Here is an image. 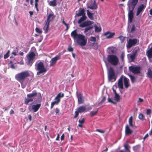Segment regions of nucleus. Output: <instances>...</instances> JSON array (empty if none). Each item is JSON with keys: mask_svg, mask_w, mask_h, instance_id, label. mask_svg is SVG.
Listing matches in <instances>:
<instances>
[{"mask_svg": "<svg viewBox=\"0 0 152 152\" xmlns=\"http://www.w3.org/2000/svg\"><path fill=\"white\" fill-rule=\"evenodd\" d=\"M71 36L74 40H76L77 43L80 45L85 46L87 42V39L85 36L80 34H78L77 29H75L72 32Z\"/></svg>", "mask_w": 152, "mask_h": 152, "instance_id": "f257e3e1", "label": "nucleus"}, {"mask_svg": "<svg viewBox=\"0 0 152 152\" xmlns=\"http://www.w3.org/2000/svg\"><path fill=\"white\" fill-rule=\"evenodd\" d=\"M30 73L28 71H25L17 74L15 76V79L20 82L25 80L27 78L29 77Z\"/></svg>", "mask_w": 152, "mask_h": 152, "instance_id": "f03ea898", "label": "nucleus"}, {"mask_svg": "<svg viewBox=\"0 0 152 152\" xmlns=\"http://www.w3.org/2000/svg\"><path fill=\"white\" fill-rule=\"evenodd\" d=\"M107 59L110 64L114 66L117 65L119 62L118 58L115 55H108Z\"/></svg>", "mask_w": 152, "mask_h": 152, "instance_id": "7ed1b4c3", "label": "nucleus"}, {"mask_svg": "<svg viewBox=\"0 0 152 152\" xmlns=\"http://www.w3.org/2000/svg\"><path fill=\"white\" fill-rule=\"evenodd\" d=\"M55 17V16L53 13H50L48 16L47 20L45 21V25L43 27L45 33H46L48 32L50 23Z\"/></svg>", "mask_w": 152, "mask_h": 152, "instance_id": "20e7f679", "label": "nucleus"}, {"mask_svg": "<svg viewBox=\"0 0 152 152\" xmlns=\"http://www.w3.org/2000/svg\"><path fill=\"white\" fill-rule=\"evenodd\" d=\"M38 93L36 91H34L32 93L27 95V98H25L24 103L26 104H28V103L33 101V98L37 95Z\"/></svg>", "mask_w": 152, "mask_h": 152, "instance_id": "39448f33", "label": "nucleus"}, {"mask_svg": "<svg viewBox=\"0 0 152 152\" xmlns=\"http://www.w3.org/2000/svg\"><path fill=\"white\" fill-rule=\"evenodd\" d=\"M108 79L111 81L113 80L115 81L116 80V77L115 75L114 70L112 67H110L108 70Z\"/></svg>", "mask_w": 152, "mask_h": 152, "instance_id": "423d86ee", "label": "nucleus"}, {"mask_svg": "<svg viewBox=\"0 0 152 152\" xmlns=\"http://www.w3.org/2000/svg\"><path fill=\"white\" fill-rule=\"evenodd\" d=\"M37 70L38 71V72H37V75H39L41 73H45L47 70L44 67V64L41 61L37 64Z\"/></svg>", "mask_w": 152, "mask_h": 152, "instance_id": "0eeeda50", "label": "nucleus"}, {"mask_svg": "<svg viewBox=\"0 0 152 152\" xmlns=\"http://www.w3.org/2000/svg\"><path fill=\"white\" fill-rule=\"evenodd\" d=\"M36 56L35 53L33 51L29 53L27 56V58L28 61L27 64L31 66L34 62V59Z\"/></svg>", "mask_w": 152, "mask_h": 152, "instance_id": "6e6552de", "label": "nucleus"}, {"mask_svg": "<svg viewBox=\"0 0 152 152\" xmlns=\"http://www.w3.org/2000/svg\"><path fill=\"white\" fill-rule=\"evenodd\" d=\"M138 0H129L127 3V10H134Z\"/></svg>", "mask_w": 152, "mask_h": 152, "instance_id": "1a4fd4ad", "label": "nucleus"}, {"mask_svg": "<svg viewBox=\"0 0 152 152\" xmlns=\"http://www.w3.org/2000/svg\"><path fill=\"white\" fill-rule=\"evenodd\" d=\"M94 27H95V31L96 32H99L101 31V27L100 26L98 27L96 25H95L94 26H88L85 28L84 31V33H85L86 35H88V33H87V32H88V30L93 28Z\"/></svg>", "mask_w": 152, "mask_h": 152, "instance_id": "9d476101", "label": "nucleus"}, {"mask_svg": "<svg viewBox=\"0 0 152 152\" xmlns=\"http://www.w3.org/2000/svg\"><path fill=\"white\" fill-rule=\"evenodd\" d=\"M141 68L139 66H131L129 67V70L134 74H139L140 72Z\"/></svg>", "mask_w": 152, "mask_h": 152, "instance_id": "9b49d317", "label": "nucleus"}, {"mask_svg": "<svg viewBox=\"0 0 152 152\" xmlns=\"http://www.w3.org/2000/svg\"><path fill=\"white\" fill-rule=\"evenodd\" d=\"M137 42H138V40L137 39H129L127 42L126 45L127 48L129 49L135 45Z\"/></svg>", "mask_w": 152, "mask_h": 152, "instance_id": "f8f14e48", "label": "nucleus"}, {"mask_svg": "<svg viewBox=\"0 0 152 152\" xmlns=\"http://www.w3.org/2000/svg\"><path fill=\"white\" fill-rule=\"evenodd\" d=\"M145 8V6L143 4H141L139 5L137 10L136 16H138L140 14H142Z\"/></svg>", "mask_w": 152, "mask_h": 152, "instance_id": "ddd939ff", "label": "nucleus"}, {"mask_svg": "<svg viewBox=\"0 0 152 152\" xmlns=\"http://www.w3.org/2000/svg\"><path fill=\"white\" fill-rule=\"evenodd\" d=\"M94 23L93 21L90 20H86L83 22V24L79 25V26L83 28L84 27L91 26H90Z\"/></svg>", "mask_w": 152, "mask_h": 152, "instance_id": "4468645a", "label": "nucleus"}, {"mask_svg": "<svg viewBox=\"0 0 152 152\" xmlns=\"http://www.w3.org/2000/svg\"><path fill=\"white\" fill-rule=\"evenodd\" d=\"M146 55L150 62L152 63V45L146 52Z\"/></svg>", "mask_w": 152, "mask_h": 152, "instance_id": "2eb2a0df", "label": "nucleus"}, {"mask_svg": "<svg viewBox=\"0 0 152 152\" xmlns=\"http://www.w3.org/2000/svg\"><path fill=\"white\" fill-rule=\"evenodd\" d=\"M60 58V56L56 55L54 57L52 58L50 61V66H52L55 64L57 61Z\"/></svg>", "mask_w": 152, "mask_h": 152, "instance_id": "dca6fc26", "label": "nucleus"}, {"mask_svg": "<svg viewBox=\"0 0 152 152\" xmlns=\"http://www.w3.org/2000/svg\"><path fill=\"white\" fill-rule=\"evenodd\" d=\"M115 35L114 32H111L110 31H107L103 34V35L106 37L107 39H111L114 37Z\"/></svg>", "mask_w": 152, "mask_h": 152, "instance_id": "f3484780", "label": "nucleus"}, {"mask_svg": "<svg viewBox=\"0 0 152 152\" xmlns=\"http://www.w3.org/2000/svg\"><path fill=\"white\" fill-rule=\"evenodd\" d=\"M123 75H122L118 81V88L121 89H123Z\"/></svg>", "mask_w": 152, "mask_h": 152, "instance_id": "a211bd4d", "label": "nucleus"}, {"mask_svg": "<svg viewBox=\"0 0 152 152\" xmlns=\"http://www.w3.org/2000/svg\"><path fill=\"white\" fill-rule=\"evenodd\" d=\"M128 12V17L130 23H131L133 20L134 17V10H127Z\"/></svg>", "mask_w": 152, "mask_h": 152, "instance_id": "6ab92c4d", "label": "nucleus"}, {"mask_svg": "<svg viewBox=\"0 0 152 152\" xmlns=\"http://www.w3.org/2000/svg\"><path fill=\"white\" fill-rule=\"evenodd\" d=\"M77 96L78 104H82L84 102V100L83 94L80 93L78 94H77Z\"/></svg>", "mask_w": 152, "mask_h": 152, "instance_id": "aec40b11", "label": "nucleus"}, {"mask_svg": "<svg viewBox=\"0 0 152 152\" xmlns=\"http://www.w3.org/2000/svg\"><path fill=\"white\" fill-rule=\"evenodd\" d=\"M133 130L131 129L129 126L127 125L125 127V134L126 135H129L132 133Z\"/></svg>", "mask_w": 152, "mask_h": 152, "instance_id": "412c9836", "label": "nucleus"}, {"mask_svg": "<svg viewBox=\"0 0 152 152\" xmlns=\"http://www.w3.org/2000/svg\"><path fill=\"white\" fill-rule=\"evenodd\" d=\"M123 80L125 88H128L130 86L129 83V79L126 77L123 76Z\"/></svg>", "mask_w": 152, "mask_h": 152, "instance_id": "4be33fe9", "label": "nucleus"}, {"mask_svg": "<svg viewBox=\"0 0 152 152\" xmlns=\"http://www.w3.org/2000/svg\"><path fill=\"white\" fill-rule=\"evenodd\" d=\"M41 105L40 103L37 104L35 105H33L31 106L32 109L34 112H36L37 111Z\"/></svg>", "mask_w": 152, "mask_h": 152, "instance_id": "5701e85b", "label": "nucleus"}, {"mask_svg": "<svg viewBox=\"0 0 152 152\" xmlns=\"http://www.w3.org/2000/svg\"><path fill=\"white\" fill-rule=\"evenodd\" d=\"M76 15L79 17L81 16H83L86 15L85 10L84 8L80 9L78 13H76Z\"/></svg>", "mask_w": 152, "mask_h": 152, "instance_id": "b1692460", "label": "nucleus"}, {"mask_svg": "<svg viewBox=\"0 0 152 152\" xmlns=\"http://www.w3.org/2000/svg\"><path fill=\"white\" fill-rule=\"evenodd\" d=\"M97 7H98L95 0H94L93 4L92 5L90 6H88V8L92 10H96Z\"/></svg>", "mask_w": 152, "mask_h": 152, "instance_id": "393cba45", "label": "nucleus"}, {"mask_svg": "<svg viewBox=\"0 0 152 152\" xmlns=\"http://www.w3.org/2000/svg\"><path fill=\"white\" fill-rule=\"evenodd\" d=\"M87 17L86 15L82 16L78 21V23L80 25L81 24H83V22L86 19Z\"/></svg>", "mask_w": 152, "mask_h": 152, "instance_id": "a878e982", "label": "nucleus"}, {"mask_svg": "<svg viewBox=\"0 0 152 152\" xmlns=\"http://www.w3.org/2000/svg\"><path fill=\"white\" fill-rule=\"evenodd\" d=\"M86 109V106H82L78 108L77 110L80 113L84 112Z\"/></svg>", "mask_w": 152, "mask_h": 152, "instance_id": "bb28decb", "label": "nucleus"}, {"mask_svg": "<svg viewBox=\"0 0 152 152\" xmlns=\"http://www.w3.org/2000/svg\"><path fill=\"white\" fill-rule=\"evenodd\" d=\"M137 50H134L133 51V53L132 54L130 55V58L132 61L134 60L135 59V57L137 53Z\"/></svg>", "mask_w": 152, "mask_h": 152, "instance_id": "cd10ccee", "label": "nucleus"}, {"mask_svg": "<svg viewBox=\"0 0 152 152\" xmlns=\"http://www.w3.org/2000/svg\"><path fill=\"white\" fill-rule=\"evenodd\" d=\"M87 15L88 18L91 20H93L94 19V14L91 13L88 10H87Z\"/></svg>", "mask_w": 152, "mask_h": 152, "instance_id": "c85d7f7f", "label": "nucleus"}, {"mask_svg": "<svg viewBox=\"0 0 152 152\" xmlns=\"http://www.w3.org/2000/svg\"><path fill=\"white\" fill-rule=\"evenodd\" d=\"M146 74L148 78H152V71L150 68L148 69Z\"/></svg>", "mask_w": 152, "mask_h": 152, "instance_id": "c756f323", "label": "nucleus"}, {"mask_svg": "<svg viewBox=\"0 0 152 152\" xmlns=\"http://www.w3.org/2000/svg\"><path fill=\"white\" fill-rule=\"evenodd\" d=\"M64 96V93H58L56 96V97L55 99L59 100V101H60V98H62Z\"/></svg>", "mask_w": 152, "mask_h": 152, "instance_id": "7c9ffc66", "label": "nucleus"}, {"mask_svg": "<svg viewBox=\"0 0 152 152\" xmlns=\"http://www.w3.org/2000/svg\"><path fill=\"white\" fill-rule=\"evenodd\" d=\"M55 101L52 102L50 108L52 109L55 104H58L60 102L59 100L55 99Z\"/></svg>", "mask_w": 152, "mask_h": 152, "instance_id": "2f4dec72", "label": "nucleus"}, {"mask_svg": "<svg viewBox=\"0 0 152 152\" xmlns=\"http://www.w3.org/2000/svg\"><path fill=\"white\" fill-rule=\"evenodd\" d=\"M49 5L52 7H55L56 6L57 4L56 0H53V1H50L49 3Z\"/></svg>", "mask_w": 152, "mask_h": 152, "instance_id": "473e14b6", "label": "nucleus"}, {"mask_svg": "<svg viewBox=\"0 0 152 152\" xmlns=\"http://www.w3.org/2000/svg\"><path fill=\"white\" fill-rule=\"evenodd\" d=\"M129 126L132 127H133L134 126L133 124V117L132 116H131L129 119Z\"/></svg>", "mask_w": 152, "mask_h": 152, "instance_id": "72a5a7b5", "label": "nucleus"}, {"mask_svg": "<svg viewBox=\"0 0 152 152\" xmlns=\"http://www.w3.org/2000/svg\"><path fill=\"white\" fill-rule=\"evenodd\" d=\"M140 148V146L139 145H136L134 146L133 147V149L135 151H138L139 150Z\"/></svg>", "mask_w": 152, "mask_h": 152, "instance_id": "f704fd0d", "label": "nucleus"}, {"mask_svg": "<svg viewBox=\"0 0 152 152\" xmlns=\"http://www.w3.org/2000/svg\"><path fill=\"white\" fill-rule=\"evenodd\" d=\"M124 147L125 150L127 151V152H130V151L129 150L130 147L128 144L125 145Z\"/></svg>", "mask_w": 152, "mask_h": 152, "instance_id": "c9c22d12", "label": "nucleus"}, {"mask_svg": "<svg viewBox=\"0 0 152 152\" xmlns=\"http://www.w3.org/2000/svg\"><path fill=\"white\" fill-rule=\"evenodd\" d=\"M129 77H130L131 80V81L132 83H134V82L135 81V77L133 75H129Z\"/></svg>", "mask_w": 152, "mask_h": 152, "instance_id": "e433bc0d", "label": "nucleus"}, {"mask_svg": "<svg viewBox=\"0 0 152 152\" xmlns=\"http://www.w3.org/2000/svg\"><path fill=\"white\" fill-rule=\"evenodd\" d=\"M115 99L117 102L119 101L120 99V96L118 94H115Z\"/></svg>", "mask_w": 152, "mask_h": 152, "instance_id": "4c0bfd02", "label": "nucleus"}, {"mask_svg": "<svg viewBox=\"0 0 152 152\" xmlns=\"http://www.w3.org/2000/svg\"><path fill=\"white\" fill-rule=\"evenodd\" d=\"M98 111V110H97L96 111L91 112L90 113L91 116L93 117L97 113Z\"/></svg>", "mask_w": 152, "mask_h": 152, "instance_id": "58836bf2", "label": "nucleus"}, {"mask_svg": "<svg viewBox=\"0 0 152 152\" xmlns=\"http://www.w3.org/2000/svg\"><path fill=\"white\" fill-rule=\"evenodd\" d=\"M139 118L141 120H144V115L142 113H140L139 114L138 116Z\"/></svg>", "mask_w": 152, "mask_h": 152, "instance_id": "ea45409f", "label": "nucleus"}, {"mask_svg": "<svg viewBox=\"0 0 152 152\" xmlns=\"http://www.w3.org/2000/svg\"><path fill=\"white\" fill-rule=\"evenodd\" d=\"M10 53V51L8 50L7 53L4 55V58L6 59L9 57V53Z\"/></svg>", "mask_w": 152, "mask_h": 152, "instance_id": "a19ab883", "label": "nucleus"}, {"mask_svg": "<svg viewBox=\"0 0 152 152\" xmlns=\"http://www.w3.org/2000/svg\"><path fill=\"white\" fill-rule=\"evenodd\" d=\"M118 38H119L121 41V43H122L124 42V38L122 36H120L118 37Z\"/></svg>", "mask_w": 152, "mask_h": 152, "instance_id": "79ce46f5", "label": "nucleus"}, {"mask_svg": "<svg viewBox=\"0 0 152 152\" xmlns=\"http://www.w3.org/2000/svg\"><path fill=\"white\" fill-rule=\"evenodd\" d=\"M107 100L108 102H110L114 104H116V103L114 102L112 100V99L110 98L109 97L107 99Z\"/></svg>", "mask_w": 152, "mask_h": 152, "instance_id": "37998d69", "label": "nucleus"}, {"mask_svg": "<svg viewBox=\"0 0 152 152\" xmlns=\"http://www.w3.org/2000/svg\"><path fill=\"white\" fill-rule=\"evenodd\" d=\"M67 50L69 52H72L73 50V49L71 45H69L68 48Z\"/></svg>", "mask_w": 152, "mask_h": 152, "instance_id": "c03bdc74", "label": "nucleus"}, {"mask_svg": "<svg viewBox=\"0 0 152 152\" xmlns=\"http://www.w3.org/2000/svg\"><path fill=\"white\" fill-rule=\"evenodd\" d=\"M90 41L91 42H95L96 41V38L95 37H91L90 38Z\"/></svg>", "mask_w": 152, "mask_h": 152, "instance_id": "a18cd8bd", "label": "nucleus"}, {"mask_svg": "<svg viewBox=\"0 0 152 152\" xmlns=\"http://www.w3.org/2000/svg\"><path fill=\"white\" fill-rule=\"evenodd\" d=\"M36 31L38 33L41 34L42 33V31L39 29V28L36 27L35 28Z\"/></svg>", "mask_w": 152, "mask_h": 152, "instance_id": "49530a36", "label": "nucleus"}, {"mask_svg": "<svg viewBox=\"0 0 152 152\" xmlns=\"http://www.w3.org/2000/svg\"><path fill=\"white\" fill-rule=\"evenodd\" d=\"M85 119L84 118H83L82 120L79 119V122L80 124H82L85 122Z\"/></svg>", "mask_w": 152, "mask_h": 152, "instance_id": "de8ad7c7", "label": "nucleus"}, {"mask_svg": "<svg viewBox=\"0 0 152 152\" xmlns=\"http://www.w3.org/2000/svg\"><path fill=\"white\" fill-rule=\"evenodd\" d=\"M96 131H97V132H99L102 133H104L105 132V131L99 129H96Z\"/></svg>", "mask_w": 152, "mask_h": 152, "instance_id": "09e8293b", "label": "nucleus"}, {"mask_svg": "<svg viewBox=\"0 0 152 152\" xmlns=\"http://www.w3.org/2000/svg\"><path fill=\"white\" fill-rule=\"evenodd\" d=\"M75 115L74 117V118H75L77 117L79 115V113H80L77 110V111H75Z\"/></svg>", "mask_w": 152, "mask_h": 152, "instance_id": "8fccbe9b", "label": "nucleus"}, {"mask_svg": "<svg viewBox=\"0 0 152 152\" xmlns=\"http://www.w3.org/2000/svg\"><path fill=\"white\" fill-rule=\"evenodd\" d=\"M60 110L58 108H56L55 109V112L56 113V115H59L58 113L59 112Z\"/></svg>", "mask_w": 152, "mask_h": 152, "instance_id": "3c124183", "label": "nucleus"}, {"mask_svg": "<svg viewBox=\"0 0 152 152\" xmlns=\"http://www.w3.org/2000/svg\"><path fill=\"white\" fill-rule=\"evenodd\" d=\"M10 64H12L11 65L10 67L13 69H15V67L13 64H12V61H10Z\"/></svg>", "mask_w": 152, "mask_h": 152, "instance_id": "603ef678", "label": "nucleus"}, {"mask_svg": "<svg viewBox=\"0 0 152 152\" xmlns=\"http://www.w3.org/2000/svg\"><path fill=\"white\" fill-rule=\"evenodd\" d=\"M106 97L105 96H103L101 102L99 103V104H100L101 103H102V102H104V101H105L106 100Z\"/></svg>", "mask_w": 152, "mask_h": 152, "instance_id": "864d4df0", "label": "nucleus"}, {"mask_svg": "<svg viewBox=\"0 0 152 152\" xmlns=\"http://www.w3.org/2000/svg\"><path fill=\"white\" fill-rule=\"evenodd\" d=\"M109 53H115V51L114 50L110 48V50Z\"/></svg>", "mask_w": 152, "mask_h": 152, "instance_id": "5fc2aeb1", "label": "nucleus"}, {"mask_svg": "<svg viewBox=\"0 0 152 152\" xmlns=\"http://www.w3.org/2000/svg\"><path fill=\"white\" fill-rule=\"evenodd\" d=\"M143 99H141L140 98H139L138 99V100L137 101L138 102H142L143 101Z\"/></svg>", "mask_w": 152, "mask_h": 152, "instance_id": "6e6d98bb", "label": "nucleus"}, {"mask_svg": "<svg viewBox=\"0 0 152 152\" xmlns=\"http://www.w3.org/2000/svg\"><path fill=\"white\" fill-rule=\"evenodd\" d=\"M135 30V27L134 25L132 26V28H131V32H132L134 31Z\"/></svg>", "mask_w": 152, "mask_h": 152, "instance_id": "4d7b16f0", "label": "nucleus"}, {"mask_svg": "<svg viewBox=\"0 0 152 152\" xmlns=\"http://www.w3.org/2000/svg\"><path fill=\"white\" fill-rule=\"evenodd\" d=\"M151 110L150 109H147L146 111V114L147 115H148L151 114Z\"/></svg>", "mask_w": 152, "mask_h": 152, "instance_id": "13d9d810", "label": "nucleus"}, {"mask_svg": "<svg viewBox=\"0 0 152 152\" xmlns=\"http://www.w3.org/2000/svg\"><path fill=\"white\" fill-rule=\"evenodd\" d=\"M64 134H63L61 136V141L63 140H64Z\"/></svg>", "mask_w": 152, "mask_h": 152, "instance_id": "bf43d9fd", "label": "nucleus"}, {"mask_svg": "<svg viewBox=\"0 0 152 152\" xmlns=\"http://www.w3.org/2000/svg\"><path fill=\"white\" fill-rule=\"evenodd\" d=\"M28 117L29 121H31L32 120V117L31 115L30 114L28 115Z\"/></svg>", "mask_w": 152, "mask_h": 152, "instance_id": "052dcab7", "label": "nucleus"}, {"mask_svg": "<svg viewBox=\"0 0 152 152\" xmlns=\"http://www.w3.org/2000/svg\"><path fill=\"white\" fill-rule=\"evenodd\" d=\"M60 135L59 134H57V137L56 139V140H59Z\"/></svg>", "mask_w": 152, "mask_h": 152, "instance_id": "680f3d73", "label": "nucleus"}, {"mask_svg": "<svg viewBox=\"0 0 152 152\" xmlns=\"http://www.w3.org/2000/svg\"><path fill=\"white\" fill-rule=\"evenodd\" d=\"M10 113L11 115H12L14 113V111L12 109L11 110H10Z\"/></svg>", "mask_w": 152, "mask_h": 152, "instance_id": "e2e57ef3", "label": "nucleus"}, {"mask_svg": "<svg viewBox=\"0 0 152 152\" xmlns=\"http://www.w3.org/2000/svg\"><path fill=\"white\" fill-rule=\"evenodd\" d=\"M121 58L122 61L124 60V55L123 54H121Z\"/></svg>", "mask_w": 152, "mask_h": 152, "instance_id": "0e129e2a", "label": "nucleus"}, {"mask_svg": "<svg viewBox=\"0 0 152 152\" xmlns=\"http://www.w3.org/2000/svg\"><path fill=\"white\" fill-rule=\"evenodd\" d=\"M19 54L20 55V56H23V54H24V53L23 52H20L19 53Z\"/></svg>", "mask_w": 152, "mask_h": 152, "instance_id": "69168bd1", "label": "nucleus"}, {"mask_svg": "<svg viewBox=\"0 0 152 152\" xmlns=\"http://www.w3.org/2000/svg\"><path fill=\"white\" fill-rule=\"evenodd\" d=\"M29 12L30 15L31 16L33 14V11H30Z\"/></svg>", "mask_w": 152, "mask_h": 152, "instance_id": "338daca9", "label": "nucleus"}, {"mask_svg": "<svg viewBox=\"0 0 152 152\" xmlns=\"http://www.w3.org/2000/svg\"><path fill=\"white\" fill-rule=\"evenodd\" d=\"M149 12L150 15H152V9L150 10Z\"/></svg>", "mask_w": 152, "mask_h": 152, "instance_id": "774afa93", "label": "nucleus"}]
</instances>
